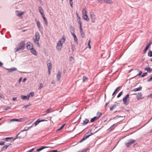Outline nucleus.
<instances>
[{
  "label": "nucleus",
  "mask_w": 152,
  "mask_h": 152,
  "mask_svg": "<svg viewBox=\"0 0 152 152\" xmlns=\"http://www.w3.org/2000/svg\"><path fill=\"white\" fill-rule=\"evenodd\" d=\"M77 17L78 18L77 22L79 24V28L80 29V32L81 37L83 38L85 36V33L83 31L82 28V22L81 18L78 16V14L77 13Z\"/></svg>",
  "instance_id": "nucleus-1"
},
{
  "label": "nucleus",
  "mask_w": 152,
  "mask_h": 152,
  "mask_svg": "<svg viewBox=\"0 0 152 152\" xmlns=\"http://www.w3.org/2000/svg\"><path fill=\"white\" fill-rule=\"evenodd\" d=\"M25 46V41H22L19 43L16 47L15 48V52L18 51L20 50H24Z\"/></svg>",
  "instance_id": "nucleus-2"
},
{
  "label": "nucleus",
  "mask_w": 152,
  "mask_h": 152,
  "mask_svg": "<svg viewBox=\"0 0 152 152\" xmlns=\"http://www.w3.org/2000/svg\"><path fill=\"white\" fill-rule=\"evenodd\" d=\"M91 131V129H89L88 132H87L85 135H84L82 139L80 140L79 142H81L87 138H88L90 136L93 134L91 132L90 133Z\"/></svg>",
  "instance_id": "nucleus-3"
},
{
  "label": "nucleus",
  "mask_w": 152,
  "mask_h": 152,
  "mask_svg": "<svg viewBox=\"0 0 152 152\" xmlns=\"http://www.w3.org/2000/svg\"><path fill=\"white\" fill-rule=\"evenodd\" d=\"M129 98V94H127L123 98L122 100L123 102V104L126 105H127L129 104V100L128 99Z\"/></svg>",
  "instance_id": "nucleus-4"
},
{
  "label": "nucleus",
  "mask_w": 152,
  "mask_h": 152,
  "mask_svg": "<svg viewBox=\"0 0 152 152\" xmlns=\"http://www.w3.org/2000/svg\"><path fill=\"white\" fill-rule=\"evenodd\" d=\"M82 18L87 21L89 20V19L88 18V16L87 14V12L84 9L82 11Z\"/></svg>",
  "instance_id": "nucleus-5"
},
{
  "label": "nucleus",
  "mask_w": 152,
  "mask_h": 152,
  "mask_svg": "<svg viewBox=\"0 0 152 152\" xmlns=\"http://www.w3.org/2000/svg\"><path fill=\"white\" fill-rule=\"evenodd\" d=\"M70 31L72 35L74 37V39L75 42H76V36L75 34L74 28L72 26H70Z\"/></svg>",
  "instance_id": "nucleus-6"
},
{
  "label": "nucleus",
  "mask_w": 152,
  "mask_h": 152,
  "mask_svg": "<svg viewBox=\"0 0 152 152\" xmlns=\"http://www.w3.org/2000/svg\"><path fill=\"white\" fill-rule=\"evenodd\" d=\"M90 15L91 21L93 23H94L96 19V15L93 12H90Z\"/></svg>",
  "instance_id": "nucleus-7"
},
{
  "label": "nucleus",
  "mask_w": 152,
  "mask_h": 152,
  "mask_svg": "<svg viewBox=\"0 0 152 152\" xmlns=\"http://www.w3.org/2000/svg\"><path fill=\"white\" fill-rule=\"evenodd\" d=\"M135 141V140L131 139L129 140L128 142L125 143V144L127 148H129L131 144L134 143Z\"/></svg>",
  "instance_id": "nucleus-8"
},
{
  "label": "nucleus",
  "mask_w": 152,
  "mask_h": 152,
  "mask_svg": "<svg viewBox=\"0 0 152 152\" xmlns=\"http://www.w3.org/2000/svg\"><path fill=\"white\" fill-rule=\"evenodd\" d=\"M63 42H61V41H59L57 43L56 48L58 51L60 50L62 48Z\"/></svg>",
  "instance_id": "nucleus-9"
},
{
  "label": "nucleus",
  "mask_w": 152,
  "mask_h": 152,
  "mask_svg": "<svg viewBox=\"0 0 152 152\" xmlns=\"http://www.w3.org/2000/svg\"><path fill=\"white\" fill-rule=\"evenodd\" d=\"M27 48L29 50H30L33 48L32 44L30 42H28L26 44Z\"/></svg>",
  "instance_id": "nucleus-10"
},
{
  "label": "nucleus",
  "mask_w": 152,
  "mask_h": 152,
  "mask_svg": "<svg viewBox=\"0 0 152 152\" xmlns=\"http://www.w3.org/2000/svg\"><path fill=\"white\" fill-rule=\"evenodd\" d=\"M61 72L60 70H58V73L56 75L57 79L58 81H59L60 80L61 77Z\"/></svg>",
  "instance_id": "nucleus-11"
},
{
  "label": "nucleus",
  "mask_w": 152,
  "mask_h": 152,
  "mask_svg": "<svg viewBox=\"0 0 152 152\" xmlns=\"http://www.w3.org/2000/svg\"><path fill=\"white\" fill-rule=\"evenodd\" d=\"M35 38L33 40H39L40 35L39 33L38 32H36L35 34Z\"/></svg>",
  "instance_id": "nucleus-12"
},
{
  "label": "nucleus",
  "mask_w": 152,
  "mask_h": 152,
  "mask_svg": "<svg viewBox=\"0 0 152 152\" xmlns=\"http://www.w3.org/2000/svg\"><path fill=\"white\" fill-rule=\"evenodd\" d=\"M30 97L29 95H27V96L21 95V98L23 99H27L28 100Z\"/></svg>",
  "instance_id": "nucleus-13"
},
{
  "label": "nucleus",
  "mask_w": 152,
  "mask_h": 152,
  "mask_svg": "<svg viewBox=\"0 0 152 152\" xmlns=\"http://www.w3.org/2000/svg\"><path fill=\"white\" fill-rule=\"evenodd\" d=\"M31 52L35 56H37V53L35 50L33 48L31 49Z\"/></svg>",
  "instance_id": "nucleus-14"
},
{
  "label": "nucleus",
  "mask_w": 152,
  "mask_h": 152,
  "mask_svg": "<svg viewBox=\"0 0 152 152\" xmlns=\"http://www.w3.org/2000/svg\"><path fill=\"white\" fill-rule=\"evenodd\" d=\"M49 147L43 146L37 149V151L38 152H39L45 148H48Z\"/></svg>",
  "instance_id": "nucleus-15"
},
{
  "label": "nucleus",
  "mask_w": 152,
  "mask_h": 152,
  "mask_svg": "<svg viewBox=\"0 0 152 152\" xmlns=\"http://www.w3.org/2000/svg\"><path fill=\"white\" fill-rule=\"evenodd\" d=\"M145 69L148 73H151L152 71V69L149 66H147L145 68Z\"/></svg>",
  "instance_id": "nucleus-16"
},
{
  "label": "nucleus",
  "mask_w": 152,
  "mask_h": 152,
  "mask_svg": "<svg viewBox=\"0 0 152 152\" xmlns=\"http://www.w3.org/2000/svg\"><path fill=\"white\" fill-rule=\"evenodd\" d=\"M38 10H39L40 13L41 14V15L42 16L44 15V13L43 10L41 7H38Z\"/></svg>",
  "instance_id": "nucleus-17"
},
{
  "label": "nucleus",
  "mask_w": 152,
  "mask_h": 152,
  "mask_svg": "<svg viewBox=\"0 0 152 152\" xmlns=\"http://www.w3.org/2000/svg\"><path fill=\"white\" fill-rule=\"evenodd\" d=\"M16 15L18 16H20L23 15L24 14V12H20L19 11H16Z\"/></svg>",
  "instance_id": "nucleus-18"
},
{
  "label": "nucleus",
  "mask_w": 152,
  "mask_h": 152,
  "mask_svg": "<svg viewBox=\"0 0 152 152\" xmlns=\"http://www.w3.org/2000/svg\"><path fill=\"white\" fill-rule=\"evenodd\" d=\"M142 87L141 86H140V87H139L138 88H134L133 90H131V92H132V91L136 92V91H140L142 89Z\"/></svg>",
  "instance_id": "nucleus-19"
},
{
  "label": "nucleus",
  "mask_w": 152,
  "mask_h": 152,
  "mask_svg": "<svg viewBox=\"0 0 152 152\" xmlns=\"http://www.w3.org/2000/svg\"><path fill=\"white\" fill-rule=\"evenodd\" d=\"M8 72H12L14 71H16L17 69L15 68L14 67L10 69H7Z\"/></svg>",
  "instance_id": "nucleus-20"
},
{
  "label": "nucleus",
  "mask_w": 152,
  "mask_h": 152,
  "mask_svg": "<svg viewBox=\"0 0 152 152\" xmlns=\"http://www.w3.org/2000/svg\"><path fill=\"white\" fill-rule=\"evenodd\" d=\"M142 96L141 93H138L137 96V98L138 100L142 99Z\"/></svg>",
  "instance_id": "nucleus-21"
},
{
  "label": "nucleus",
  "mask_w": 152,
  "mask_h": 152,
  "mask_svg": "<svg viewBox=\"0 0 152 152\" xmlns=\"http://www.w3.org/2000/svg\"><path fill=\"white\" fill-rule=\"evenodd\" d=\"M20 133H19L16 136V137L13 139V140H15L17 138H19L20 139H21L23 138V136L20 135Z\"/></svg>",
  "instance_id": "nucleus-22"
},
{
  "label": "nucleus",
  "mask_w": 152,
  "mask_h": 152,
  "mask_svg": "<svg viewBox=\"0 0 152 152\" xmlns=\"http://www.w3.org/2000/svg\"><path fill=\"white\" fill-rule=\"evenodd\" d=\"M35 20L36 22L38 28L39 29L40 28H41V25L39 22V21L37 20V19H35Z\"/></svg>",
  "instance_id": "nucleus-23"
},
{
  "label": "nucleus",
  "mask_w": 152,
  "mask_h": 152,
  "mask_svg": "<svg viewBox=\"0 0 152 152\" xmlns=\"http://www.w3.org/2000/svg\"><path fill=\"white\" fill-rule=\"evenodd\" d=\"M89 122V120L88 119L86 118L84 121H83V122L81 123V124H82L83 125H85L86 124H87L88 122Z\"/></svg>",
  "instance_id": "nucleus-24"
},
{
  "label": "nucleus",
  "mask_w": 152,
  "mask_h": 152,
  "mask_svg": "<svg viewBox=\"0 0 152 152\" xmlns=\"http://www.w3.org/2000/svg\"><path fill=\"white\" fill-rule=\"evenodd\" d=\"M39 40H34V42L37 45L38 47H40V45L39 43Z\"/></svg>",
  "instance_id": "nucleus-25"
},
{
  "label": "nucleus",
  "mask_w": 152,
  "mask_h": 152,
  "mask_svg": "<svg viewBox=\"0 0 152 152\" xmlns=\"http://www.w3.org/2000/svg\"><path fill=\"white\" fill-rule=\"evenodd\" d=\"M40 122V119H37L35 121V123H34L33 124V125H34V126H37V125Z\"/></svg>",
  "instance_id": "nucleus-26"
},
{
  "label": "nucleus",
  "mask_w": 152,
  "mask_h": 152,
  "mask_svg": "<svg viewBox=\"0 0 152 152\" xmlns=\"http://www.w3.org/2000/svg\"><path fill=\"white\" fill-rule=\"evenodd\" d=\"M42 18L44 19V21L45 22V24L47 26L48 24V21H47V20H46V18L45 17L44 15H43L42 16Z\"/></svg>",
  "instance_id": "nucleus-27"
},
{
  "label": "nucleus",
  "mask_w": 152,
  "mask_h": 152,
  "mask_svg": "<svg viewBox=\"0 0 152 152\" xmlns=\"http://www.w3.org/2000/svg\"><path fill=\"white\" fill-rule=\"evenodd\" d=\"M12 139H13V137H7L4 138L3 139V140L8 141L9 140H11Z\"/></svg>",
  "instance_id": "nucleus-28"
},
{
  "label": "nucleus",
  "mask_w": 152,
  "mask_h": 152,
  "mask_svg": "<svg viewBox=\"0 0 152 152\" xmlns=\"http://www.w3.org/2000/svg\"><path fill=\"white\" fill-rule=\"evenodd\" d=\"M102 115V114L101 113L98 112L96 114V117L99 119Z\"/></svg>",
  "instance_id": "nucleus-29"
},
{
  "label": "nucleus",
  "mask_w": 152,
  "mask_h": 152,
  "mask_svg": "<svg viewBox=\"0 0 152 152\" xmlns=\"http://www.w3.org/2000/svg\"><path fill=\"white\" fill-rule=\"evenodd\" d=\"M98 119V118H97L96 117H94L93 118L91 119V120L90 121L91 122H94L95 121L97 120Z\"/></svg>",
  "instance_id": "nucleus-30"
},
{
  "label": "nucleus",
  "mask_w": 152,
  "mask_h": 152,
  "mask_svg": "<svg viewBox=\"0 0 152 152\" xmlns=\"http://www.w3.org/2000/svg\"><path fill=\"white\" fill-rule=\"evenodd\" d=\"M8 145H6L5 146L2 147L1 149V151H2L6 150L8 148Z\"/></svg>",
  "instance_id": "nucleus-31"
},
{
  "label": "nucleus",
  "mask_w": 152,
  "mask_h": 152,
  "mask_svg": "<svg viewBox=\"0 0 152 152\" xmlns=\"http://www.w3.org/2000/svg\"><path fill=\"white\" fill-rule=\"evenodd\" d=\"M113 124V125H112L108 129V130H110V131H112L114 129V126L116 124Z\"/></svg>",
  "instance_id": "nucleus-32"
},
{
  "label": "nucleus",
  "mask_w": 152,
  "mask_h": 152,
  "mask_svg": "<svg viewBox=\"0 0 152 152\" xmlns=\"http://www.w3.org/2000/svg\"><path fill=\"white\" fill-rule=\"evenodd\" d=\"M104 1L107 3L111 4L113 3L111 0H104Z\"/></svg>",
  "instance_id": "nucleus-33"
},
{
  "label": "nucleus",
  "mask_w": 152,
  "mask_h": 152,
  "mask_svg": "<svg viewBox=\"0 0 152 152\" xmlns=\"http://www.w3.org/2000/svg\"><path fill=\"white\" fill-rule=\"evenodd\" d=\"M48 69L49 70H51L52 69V66L51 64L50 63H49L48 64Z\"/></svg>",
  "instance_id": "nucleus-34"
},
{
  "label": "nucleus",
  "mask_w": 152,
  "mask_h": 152,
  "mask_svg": "<svg viewBox=\"0 0 152 152\" xmlns=\"http://www.w3.org/2000/svg\"><path fill=\"white\" fill-rule=\"evenodd\" d=\"M116 107V104H113L112 106L110 108V110H113L114 108H115Z\"/></svg>",
  "instance_id": "nucleus-35"
},
{
  "label": "nucleus",
  "mask_w": 152,
  "mask_h": 152,
  "mask_svg": "<svg viewBox=\"0 0 152 152\" xmlns=\"http://www.w3.org/2000/svg\"><path fill=\"white\" fill-rule=\"evenodd\" d=\"M26 119V118H21L18 119V121L19 122H22L24 121Z\"/></svg>",
  "instance_id": "nucleus-36"
},
{
  "label": "nucleus",
  "mask_w": 152,
  "mask_h": 152,
  "mask_svg": "<svg viewBox=\"0 0 152 152\" xmlns=\"http://www.w3.org/2000/svg\"><path fill=\"white\" fill-rule=\"evenodd\" d=\"M88 80V78L85 76H83V82H86V81H87Z\"/></svg>",
  "instance_id": "nucleus-37"
},
{
  "label": "nucleus",
  "mask_w": 152,
  "mask_h": 152,
  "mask_svg": "<svg viewBox=\"0 0 152 152\" xmlns=\"http://www.w3.org/2000/svg\"><path fill=\"white\" fill-rule=\"evenodd\" d=\"M149 52L148 53V56L150 57H152V51L149 50Z\"/></svg>",
  "instance_id": "nucleus-38"
},
{
  "label": "nucleus",
  "mask_w": 152,
  "mask_h": 152,
  "mask_svg": "<svg viewBox=\"0 0 152 152\" xmlns=\"http://www.w3.org/2000/svg\"><path fill=\"white\" fill-rule=\"evenodd\" d=\"M52 110V108H50L48 109H47L45 112V115H46V114H47V113H48L49 112V111H50V110Z\"/></svg>",
  "instance_id": "nucleus-39"
},
{
  "label": "nucleus",
  "mask_w": 152,
  "mask_h": 152,
  "mask_svg": "<svg viewBox=\"0 0 152 152\" xmlns=\"http://www.w3.org/2000/svg\"><path fill=\"white\" fill-rule=\"evenodd\" d=\"M65 125V124H63L57 130V131H58L60 130L61 129H63V128L64 127V126Z\"/></svg>",
  "instance_id": "nucleus-40"
},
{
  "label": "nucleus",
  "mask_w": 152,
  "mask_h": 152,
  "mask_svg": "<svg viewBox=\"0 0 152 152\" xmlns=\"http://www.w3.org/2000/svg\"><path fill=\"white\" fill-rule=\"evenodd\" d=\"M18 119H13L10 120V122H12L14 121H18Z\"/></svg>",
  "instance_id": "nucleus-41"
},
{
  "label": "nucleus",
  "mask_w": 152,
  "mask_h": 152,
  "mask_svg": "<svg viewBox=\"0 0 152 152\" xmlns=\"http://www.w3.org/2000/svg\"><path fill=\"white\" fill-rule=\"evenodd\" d=\"M69 4L71 6V7H73V2H72V0H69Z\"/></svg>",
  "instance_id": "nucleus-42"
},
{
  "label": "nucleus",
  "mask_w": 152,
  "mask_h": 152,
  "mask_svg": "<svg viewBox=\"0 0 152 152\" xmlns=\"http://www.w3.org/2000/svg\"><path fill=\"white\" fill-rule=\"evenodd\" d=\"M123 94V92L121 91L118 95L117 97V98H119Z\"/></svg>",
  "instance_id": "nucleus-43"
},
{
  "label": "nucleus",
  "mask_w": 152,
  "mask_h": 152,
  "mask_svg": "<svg viewBox=\"0 0 152 152\" xmlns=\"http://www.w3.org/2000/svg\"><path fill=\"white\" fill-rule=\"evenodd\" d=\"M28 129H29V128H28V127H25L24 128V129L23 130L21 131V132H23L25 131H27Z\"/></svg>",
  "instance_id": "nucleus-44"
},
{
  "label": "nucleus",
  "mask_w": 152,
  "mask_h": 152,
  "mask_svg": "<svg viewBox=\"0 0 152 152\" xmlns=\"http://www.w3.org/2000/svg\"><path fill=\"white\" fill-rule=\"evenodd\" d=\"M43 87V85L42 84V83H40V86L39 88V90L41 89V88H42Z\"/></svg>",
  "instance_id": "nucleus-45"
},
{
  "label": "nucleus",
  "mask_w": 152,
  "mask_h": 152,
  "mask_svg": "<svg viewBox=\"0 0 152 152\" xmlns=\"http://www.w3.org/2000/svg\"><path fill=\"white\" fill-rule=\"evenodd\" d=\"M149 48L148 47V46H146V47L144 49V50H143V51H144V53H145L147 50Z\"/></svg>",
  "instance_id": "nucleus-46"
},
{
  "label": "nucleus",
  "mask_w": 152,
  "mask_h": 152,
  "mask_svg": "<svg viewBox=\"0 0 152 152\" xmlns=\"http://www.w3.org/2000/svg\"><path fill=\"white\" fill-rule=\"evenodd\" d=\"M11 107L10 106L7 107H6L4 108V110H7L10 109L11 108Z\"/></svg>",
  "instance_id": "nucleus-47"
},
{
  "label": "nucleus",
  "mask_w": 152,
  "mask_h": 152,
  "mask_svg": "<svg viewBox=\"0 0 152 152\" xmlns=\"http://www.w3.org/2000/svg\"><path fill=\"white\" fill-rule=\"evenodd\" d=\"M34 92H31L29 94H28V95H29L30 96V95L31 97H33L34 96Z\"/></svg>",
  "instance_id": "nucleus-48"
},
{
  "label": "nucleus",
  "mask_w": 152,
  "mask_h": 152,
  "mask_svg": "<svg viewBox=\"0 0 152 152\" xmlns=\"http://www.w3.org/2000/svg\"><path fill=\"white\" fill-rule=\"evenodd\" d=\"M147 74V72H144L141 76V77H144Z\"/></svg>",
  "instance_id": "nucleus-49"
},
{
  "label": "nucleus",
  "mask_w": 152,
  "mask_h": 152,
  "mask_svg": "<svg viewBox=\"0 0 152 152\" xmlns=\"http://www.w3.org/2000/svg\"><path fill=\"white\" fill-rule=\"evenodd\" d=\"M4 99V96L1 94H0V99Z\"/></svg>",
  "instance_id": "nucleus-50"
},
{
  "label": "nucleus",
  "mask_w": 152,
  "mask_h": 152,
  "mask_svg": "<svg viewBox=\"0 0 152 152\" xmlns=\"http://www.w3.org/2000/svg\"><path fill=\"white\" fill-rule=\"evenodd\" d=\"M73 60H74V59H73V57L72 56H70L69 58L70 61L72 62V61H73Z\"/></svg>",
  "instance_id": "nucleus-51"
},
{
  "label": "nucleus",
  "mask_w": 152,
  "mask_h": 152,
  "mask_svg": "<svg viewBox=\"0 0 152 152\" xmlns=\"http://www.w3.org/2000/svg\"><path fill=\"white\" fill-rule=\"evenodd\" d=\"M5 142L4 141H1L0 142V145H2L4 144Z\"/></svg>",
  "instance_id": "nucleus-52"
},
{
  "label": "nucleus",
  "mask_w": 152,
  "mask_h": 152,
  "mask_svg": "<svg viewBox=\"0 0 152 152\" xmlns=\"http://www.w3.org/2000/svg\"><path fill=\"white\" fill-rule=\"evenodd\" d=\"M90 42H91V40H89V41H88V46L89 47V48H91V46H90Z\"/></svg>",
  "instance_id": "nucleus-53"
},
{
  "label": "nucleus",
  "mask_w": 152,
  "mask_h": 152,
  "mask_svg": "<svg viewBox=\"0 0 152 152\" xmlns=\"http://www.w3.org/2000/svg\"><path fill=\"white\" fill-rule=\"evenodd\" d=\"M61 40L60 41H61V42L62 41L63 42H64L65 40V39L64 38H62L61 39Z\"/></svg>",
  "instance_id": "nucleus-54"
},
{
  "label": "nucleus",
  "mask_w": 152,
  "mask_h": 152,
  "mask_svg": "<svg viewBox=\"0 0 152 152\" xmlns=\"http://www.w3.org/2000/svg\"><path fill=\"white\" fill-rule=\"evenodd\" d=\"M152 80V76L148 80V82H150Z\"/></svg>",
  "instance_id": "nucleus-55"
},
{
  "label": "nucleus",
  "mask_w": 152,
  "mask_h": 152,
  "mask_svg": "<svg viewBox=\"0 0 152 152\" xmlns=\"http://www.w3.org/2000/svg\"><path fill=\"white\" fill-rule=\"evenodd\" d=\"M58 151L57 150H53L49 151V152H57Z\"/></svg>",
  "instance_id": "nucleus-56"
},
{
  "label": "nucleus",
  "mask_w": 152,
  "mask_h": 152,
  "mask_svg": "<svg viewBox=\"0 0 152 152\" xmlns=\"http://www.w3.org/2000/svg\"><path fill=\"white\" fill-rule=\"evenodd\" d=\"M142 72L140 71H139V74H138V75L139 76H140L142 74Z\"/></svg>",
  "instance_id": "nucleus-57"
},
{
  "label": "nucleus",
  "mask_w": 152,
  "mask_h": 152,
  "mask_svg": "<svg viewBox=\"0 0 152 152\" xmlns=\"http://www.w3.org/2000/svg\"><path fill=\"white\" fill-rule=\"evenodd\" d=\"M31 105V104H29L28 105H26L25 106H24V107H23V108H24V107H26V108L30 106Z\"/></svg>",
  "instance_id": "nucleus-58"
},
{
  "label": "nucleus",
  "mask_w": 152,
  "mask_h": 152,
  "mask_svg": "<svg viewBox=\"0 0 152 152\" xmlns=\"http://www.w3.org/2000/svg\"><path fill=\"white\" fill-rule=\"evenodd\" d=\"M103 1H104V0H98V2L101 4H102L103 3Z\"/></svg>",
  "instance_id": "nucleus-59"
},
{
  "label": "nucleus",
  "mask_w": 152,
  "mask_h": 152,
  "mask_svg": "<svg viewBox=\"0 0 152 152\" xmlns=\"http://www.w3.org/2000/svg\"><path fill=\"white\" fill-rule=\"evenodd\" d=\"M151 43H148L147 45H146V46H148V47H149L150 46V45H151Z\"/></svg>",
  "instance_id": "nucleus-60"
},
{
  "label": "nucleus",
  "mask_w": 152,
  "mask_h": 152,
  "mask_svg": "<svg viewBox=\"0 0 152 152\" xmlns=\"http://www.w3.org/2000/svg\"><path fill=\"white\" fill-rule=\"evenodd\" d=\"M40 122H43V121H47V120H44H44L42 119V120H40Z\"/></svg>",
  "instance_id": "nucleus-61"
},
{
  "label": "nucleus",
  "mask_w": 152,
  "mask_h": 152,
  "mask_svg": "<svg viewBox=\"0 0 152 152\" xmlns=\"http://www.w3.org/2000/svg\"><path fill=\"white\" fill-rule=\"evenodd\" d=\"M34 126V125H33V124L31 126L29 127H28V128H29V129H31L32 127H33Z\"/></svg>",
  "instance_id": "nucleus-62"
},
{
  "label": "nucleus",
  "mask_w": 152,
  "mask_h": 152,
  "mask_svg": "<svg viewBox=\"0 0 152 152\" xmlns=\"http://www.w3.org/2000/svg\"><path fill=\"white\" fill-rule=\"evenodd\" d=\"M16 99H17V97H14V98H12V100L13 101H15L16 100Z\"/></svg>",
  "instance_id": "nucleus-63"
},
{
  "label": "nucleus",
  "mask_w": 152,
  "mask_h": 152,
  "mask_svg": "<svg viewBox=\"0 0 152 152\" xmlns=\"http://www.w3.org/2000/svg\"><path fill=\"white\" fill-rule=\"evenodd\" d=\"M22 79V78H20L18 80V83H20V82L21 81Z\"/></svg>",
  "instance_id": "nucleus-64"
}]
</instances>
